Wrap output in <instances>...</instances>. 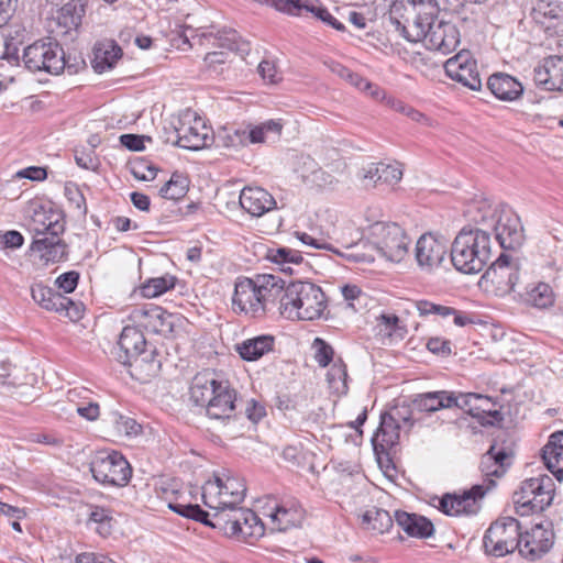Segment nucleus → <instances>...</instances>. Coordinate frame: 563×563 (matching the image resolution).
I'll use <instances>...</instances> for the list:
<instances>
[{"mask_svg": "<svg viewBox=\"0 0 563 563\" xmlns=\"http://www.w3.org/2000/svg\"><path fill=\"white\" fill-rule=\"evenodd\" d=\"M89 515L88 523L96 525V531L102 536L108 537L112 533L114 526V518L112 510L98 505H88Z\"/></svg>", "mask_w": 563, "mask_h": 563, "instance_id": "43", "label": "nucleus"}, {"mask_svg": "<svg viewBox=\"0 0 563 563\" xmlns=\"http://www.w3.org/2000/svg\"><path fill=\"white\" fill-rule=\"evenodd\" d=\"M87 3L88 0H71L60 8L57 24L65 30L64 33L78 29L85 15Z\"/></svg>", "mask_w": 563, "mask_h": 563, "instance_id": "35", "label": "nucleus"}, {"mask_svg": "<svg viewBox=\"0 0 563 563\" xmlns=\"http://www.w3.org/2000/svg\"><path fill=\"white\" fill-rule=\"evenodd\" d=\"M398 439H399L398 428L394 427L393 423H387L384 421L377 429V431L373 438V442H374L375 449L380 446L382 450H385V449L391 448L394 444H396Z\"/></svg>", "mask_w": 563, "mask_h": 563, "instance_id": "49", "label": "nucleus"}, {"mask_svg": "<svg viewBox=\"0 0 563 563\" xmlns=\"http://www.w3.org/2000/svg\"><path fill=\"white\" fill-rule=\"evenodd\" d=\"M398 4L405 8L408 13H416L428 22H434L439 14L437 0H400Z\"/></svg>", "mask_w": 563, "mask_h": 563, "instance_id": "46", "label": "nucleus"}, {"mask_svg": "<svg viewBox=\"0 0 563 563\" xmlns=\"http://www.w3.org/2000/svg\"><path fill=\"white\" fill-rule=\"evenodd\" d=\"M121 364L128 369V373L134 380L147 384L159 375L162 356L158 350L152 346Z\"/></svg>", "mask_w": 563, "mask_h": 563, "instance_id": "18", "label": "nucleus"}, {"mask_svg": "<svg viewBox=\"0 0 563 563\" xmlns=\"http://www.w3.org/2000/svg\"><path fill=\"white\" fill-rule=\"evenodd\" d=\"M168 508L183 517L218 530L227 538L250 545L256 544L265 536V523L250 508L241 507L228 515L224 512L209 515L199 505L186 501L184 497L170 501Z\"/></svg>", "mask_w": 563, "mask_h": 563, "instance_id": "1", "label": "nucleus"}, {"mask_svg": "<svg viewBox=\"0 0 563 563\" xmlns=\"http://www.w3.org/2000/svg\"><path fill=\"white\" fill-rule=\"evenodd\" d=\"M189 180L186 176L174 173L170 179L159 189V195L165 199L177 200L187 194Z\"/></svg>", "mask_w": 563, "mask_h": 563, "instance_id": "47", "label": "nucleus"}, {"mask_svg": "<svg viewBox=\"0 0 563 563\" xmlns=\"http://www.w3.org/2000/svg\"><path fill=\"white\" fill-rule=\"evenodd\" d=\"M460 36V31L453 22L437 19L429 25L423 43L428 49L446 55L457 47Z\"/></svg>", "mask_w": 563, "mask_h": 563, "instance_id": "17", "label": "nucleus"}, {"mask_svg": "<svg viewBox=\"0 0 563 563\" xmlns=\"http://www.w3.org/2000/svg\"><path fill=\"white\" fill-rule=\"evenodd\" d=\"M446 75L472 90H479L482 81L477 71L476 62L472 58L470 52L461 51L455 56L449 58L444 64Z\"/></svg>", "mask_w": 563, "mask_h": 563, "instance_id": "20", "label": "nucleus"}, {"mask_svg": "<svg viewBox=\"0 0 563 563\" xmlns=\"http://www.w3.org/2000/svg\"><path fill=\"white\" fill-rule=\"evenodd\" d=\"M172 132L175 137H167V141L190 151L203 148L209 139L208 129L200 119H195L194 124L179 119L177 130H172Z\"/></svg>", "mask_w": 563, "mask_h": 563, "instance_id": "23", "label": "nucleus"}, {"mask_svg": "<svg viewBox=\"0 0 563 563\" xmlns=\"http://www.w3.org/2000/svg\"><path fill=\"white\" fill-rule=\"evenodd\" d=\"M274 339L268 335L244 341L239 347V354L245 361H256L273 349Z\"/></svg>", "mask_w": 563, "mask_h": 563, "instance_id": "42", "label": "nucleus"}, {"mask_svg": "<svg viewBox=\"0 0 563 563\" xmlns=\"http://www.w3.org/2000/svg\"><path fill=\"white\" fill-rule=\"evenodd\" d=\"M236 391L231 387L228 379L218 386L211 399L203 407L210 419L224 420L233 417L235 411Z\"/></svg>", "mask_w": 563, "mask_h": 563, "instance_id": "24", "label": "nucleus"}, {"mask_svg": "<svg viewBox=\"0 0 563 563\" xmlns=\"http://www.w3.org/2000/svg\"><path fill=\"white\" fill-rule=\"evenodd\" d=\"M239 201L242 209L253 217H261L276 208L274 197L260 187L243 188Z\"/></svg>", "mask_w": 563, "mask_h": 563, "instance_id": "28", "label": "nucleus"}, {"mask_svg": "<svg viewBox=\"0 0 563 563\" xmlns=\"http://www.w3.org/2000/svg\"><path fill=\"white\" fill-rule=\"evenodd\" d=\"M542 460L547 468L561 479L563 475V431L550 435L548 443L542 449Z\"/></svg>", "mask_w": 563, "mask_h": 563, "instance_id": "32", "label": "nucleus"}, {"mask_svg": "<svg viewBox=\"0 0 563 563\" xmlns=\"http://www.w3.org/2000/svg\"><path fill=\"white\" fill-rule=\"evenodd\" d=\"M302 159L303 165L310 170L309 174H301L302 181L310 186H321L325 183V176L328 175L318 167L317 163L309 156L302 157Z\"/></svg>", "mask_w": 563, "mask_h": 563, "instance_id": "53", "label": "nucleus"}, {"mask_svg": "<svg viewBox=\"0 0 563 563\" xmlns=\"http://www.w3.org/2000/svg\"><path fill=\"white\" fill-rule=\"evenodd\" d=\"M446 254V245L431 233L423 234L416 243L415 255L418 265L432 272L443 262Z\"/></svg>", "mask_w": 563, "mask_h": 563, "instance_id": "22", "label": "nucleus"}, {"mask_svg": "<svg viewBox=\"0 0 563 563\" xmlns=\"http://www.w3.org/2000/svg\"><path fill=\"white\" fill-rule=\"evenodd\" d=\"M555 495L553 478L543 471L520 483L514 493L516 511L520 516H529L544 511L551 506Z\"/></svg>", "mask_w": 563, "mask_h": 563, "instance_id": "6", "label": "nucleus"}, {"mask_svg": "<svg viewBox=\"0 0 563 563\" xmlns=\"http://www.w3.org/2000/svg\"><path fill=\"white\" fill-rule=\"evenodd\" d=\"M223 382L219 375L209 369L198 372L189 384L188 398L189 401L196 406L203 408L211 399L212 395L217 393L218 386Z\"/></svg>", "mask_w": 563, "mask_h": 563, "instance_id": "25", "label": "nucleus"}, {"mask_svg": "<svg viewBox=\"0 0 563 563\" xmlns=\"http://www.w3.org/2000/svg\"><path fill=\"white\" fill-rule=\"evenodd\" d=\"M313 346L316 347V354H314L316 362L321 367L328 366L333 360V354H334L333 349L320 338L314 339Z\"/></svg>", "mask_w": 563, "mask_h": 563, "instance_id": "58", "label": "nucleus"}, {"mask_svg": "<svg viewBox=\"0 0 563 563\" xmlns=\"http://www.w3.org/2000/svg\"><path fill=\"white\" fill-rule=\"evenodd\" d=\"M157 169L145 162H135L131 166L132 175L140 180H152L156 176Z\"/></svg>", "mask_w": 563, "mask_h": 563, "instance_id": "60", "label": "nucleus"}, {"mask_svg": "<svg viewBox=\"0 0 563 563\" xmlns=\"http://www.w3.org/2000/svg\"><path fill=\"white\" fill-rule=\"evenodd\" d=\"M203 504L211 509L209 515L236 510L246 495L245 481L230 472L217 473L202 486Z\"/></svg>", "mask_w": 563, "mask_h": 563, "instance_id": "4", "label": "nucleus"}, {"mask_svg": "<svg viewBox=\"0 0 563 563\" xmlns=\"http://www.w3.org/2000/svg\"><path fill=\"white\" fill-rule=\"evenodd\" d=\"M283 122L280 120H268L258 125H249L246 129H236L227 137L230 140L232 146L258 144V143H275L279 140Z\"/></svg>", "mask_w": 563, "mask_h": 563, "instance_id": "14", "label": "nucleus"}, {"mask_svg": "<svg viewBox=\"0 0 563 563\" xmlns=\"http://www.w3.org/2000/svg\"><path fill=\"white\" fill-rule=\"evenodd\" d=\"M402 178V168L399 163H372L361 172L360 179L364 188H374L377 185H395Z\"/></svg>", "mask_w": 563, "mask_h": 563, "instance_id": "27", "label": "nucleus"}, {"mask_svg": "<svg viewBox=\"0 0 563 563\" xmlns=\"http://www.w3.org/2000/svg\"><path fill=\"white\" fill-rule=\"evenodd\" d=\"M31 250L46 263L59 262L67 255V244L59 239V235L34 238Z\"/></svg>", "mask_w": 563, "mask_h": 563, "instance_id": "33", "label": "nucleus"}, {"mask_svg": "<svg viewBox=\"0 0 563 563\" xmlns=\"http://www.w3.org/2000/svg\"><path fill=\"white\" fill-rule=\"evenodd\" d=\"M23 242L24 239L22 234L15 230L0 234V250L18 249L22 246Z\"/></svg>", "mask_w": 563, "mask_h": 563, "instance_id": "62", "label": "nucleus"}, {"mask_svg": "<svg viewBox=\"0 0 563 563\" xmlns=\"http://www.w3.org/2000/svg\"><path fill=\"white\" fill-rule=\"evenodd\" d=\"M122 55V49L113 41L99 42L93 48L92 68L102 74L110 70Z\"/></svg>", "mask_w": 563, "mask_h": 563, "instance_id": "34", "label": "nucleus"}, {"mask_svg": "<svg viewBox=\"0 0 563 563\" xmlns=\"http://www.w3.org/2000/svg\"><path fill=\"white\" fill-rule=\"evenodd\" d=\"M361 526L372 534H383L393 527V519L387 510L373 507L362 515Z\"/></svg>", "mask_w": 563, "mask_h": 563, "instance_id": "38", "label": "nucleus"}, {"mask_svg": "<svg viewBox=\"0 0 563 563\" xmlns=\"http://www.w3.org/2000/svg\"><path fill=\"white\" fill-rule=\"evenodd\" d=\"M299 239L302 243L305 244H308V245H311L316 249H324V250H329L340 256H343L345 258H347L349 261H352V262H356V263H371V262H374L375 261V254L372 253V252H361L360 251V247H361V244H355V245H351V246H347L346 250H351V252H340L339 250L334 249L332 245L330 244H327V243H323V244H319L317 242L316 239H313L312 236H310L309 234L307 233H301L299 235ZM362 246L365 247V244H362Z\"/></svg>", "mask_w": 563, "mask_h": 563, "instance_id": "36", "label": "nucleus"}, {"mask_svg": "<svg viewBox=\"0 0 563 563\" xmlns=\"http://www.w3.org/2000/svg\"><path fill=\"white\" fill-rule=\"evenodd\" d=\"M495 267H498L500 269L509 268L511 271L508 275V285L509 289H512L514 285L518 279V265L517 263L514 262V257L511 256V254L501 253L495 260Z\"/></svg>", "mask_w": 563, "mask_h": 563, "instance_id": "57", "label": "nucleus"}, {"mask_svg": "<svg viewBox=\"0 0 563 563\" xmlns=\"http://www.w3.org/2000/svg\"><path fill=\"white\" fill-rule=\"evenodd\" d=\"M324 65L335 75L349 81L351 85L355 86L358 89H371L372 84L366 81L364 78L360 77L357 74H354L345 66L336 63L334 60H325Z\"/></svg>", "mask_w": 563, "mask_h": 563, "instance_id": "48", "label": "nucleus"}, {"mask_svg": "<svg viewBox=\"0 0 563 563\" xmlns=\"http://www.w3.org/2000/svg\"><path fill=\"white\" fill-rule=\"evenodd\" d=\"M531 18L549 36H563V3L558 0H538Z\"/></svg>", "mask_w": 563, "mask_h": 563, "instance_id": "19", "label": "nucleus"}, {"mask_svg": "<svg viewBox=\"0 0 563 563\" xmlns=\"http://www.w3.org/2000/svg\"><path fill=\"white\" fill-rule=\"evenodd\" d=\"M495 240L505 251H516L523 243V229L519 217L506 203L495 209Z\"/></svg>", "mask_w": 563, "mask_h": 563, "instance_id": "11", "label": "nucleus"}, {"mask_svg": "<svg viewBox=\"0 0 563 563\" xmlns=\"http://www.w3.org/2000/svg\"><path fill=\"white\" fill-rule=\"evenodd\" d=\"M489 486L474 485L463 494H445L439 501V509L446 516L476 514L478 501L485 496Z\"/></svg>", "mask_w": 563, "mask_h": 563, "instance_id": "13", "label": "nucleus"}, {"mask_svg": "<svg viewBox=\"0 0 563 563\" xmlns=\"http://www.w3.org/2000/svg\"><path fill=\"white\" fill-rule=\"evenodd\" d=\"M515 462V451L512 446L501 448L495 451V478L503 477Z\"/></svg>", "mask_w": 563, "mask_h": 563, "instance_id": "52", "label": "nucleus"}, {"mask_svg": "<svg viewBox=\"0 0 563 563\" xmlns=\"http://www.w3.org/2000/svg\"><path fill=\"white\" fill-rule=\"evenodd\" d=\"M432 399H438L437 406H431V409L433 410L438 409L439 407H450L455 405L476 418H484V415H486L488 418L493 417V404L488 396L475 393L459 394L457 396H446L441 394L432 397ZM486 422L490 423L492 421L487 419Z\"/></svg>", "mask_w": 563, "mask_h": 563, "instance_id": "15", "label": "nucleus"}, {"mask_svg": "<svg viewBox=\"0 0 563 563\" xmlns=\"http://www.w3.org/2000/svg\"><path fill=\"white\" fill-rule=\"evenodd\" d=\"M302 0H272V5L284 13L301 15Z\"/></svg>", "mask_w": 563, "mask_h": 563, "instance_id": "63", "label": "nucleus"}, {"mask_svg": "<svg viewBox=\"0 0 563 563\" xmlns=\"http://www.w3.org/2000/svg\"><path fill=\"white\" fill-rule=\"evenodd\" d=\"M390 23L408 42H423L431 22L416 13H408L405 8L395 2L390 10Z\"/></svg>", "mask_w": 563, "mask_h": 563, "instance_id": "16", "label": "nucleus"}, {"mask_svg": "<svg viewBox=\"0 0 563 563\" xmlns=\"http://www.w3.org/2000/svg\"><path fill=\"white\" fill-rule=\"evenodd\" d=\"M373 245L372 252L390 262L398 263L408 254L410 239L405 230L397 223L377 222L372 225Z\"/></svg>", "mask_w": 563, "mask_h": 563, "instance_id": "9", "label": "nucleus"}, {"mask_svg": "<svg viewBox=\"0 0 563 563\" xmlns=\"http://www.w3.org/2000/svg\"><path fill=\"white\" fill-rule=\"evenodd\" d=\"M22 59L29 70L34 73L44 70L53 75H58L65 69L70 75L76 74L79 65L84 64V60L70 63L63 47L53 41H37L26 46Z\"/></svg>", "mask_w": 563, "mask_h": 563, "instance_id": "7", "label": "nucleus"}, {"mask_svg": "<svg viewBox=\"0 0 563 563\" xmlns=\"http://www.w3.org/2000/svg\"><path fill=\"white\" fill-rule=\"evenodd\" d=\"M282 279L277 276L263 274L254 278L243 277L235 283L232 298L235 312L269 313L276 298H280Z\"/></svg>", "mask_w": 563, "mask_h": 563, "instance_id": "3", "label": "nucleus"}, {"mask_svg": "<svg viewBox=\"0 0 563 563\" xmlns=\"http://www.w3.org/2000/svg\"><path fill=\"white\" fill-rule=\"evenodd\" d=\"M553 540L554 533L550 523H536L522 531L518 553L529 561L539 560L551 550Z\"/></svg>", "mask_w": 563, "mask_h": 563, "instance_id": "12", "label": "nucleus"}, {"mask_svg": "<svg viewBox=\"0 0 563 563\" xmlns=\"http://www.w3.org/2000/svg\"><path fill=\"white\" fill-rule=\"evenodd\" d=\"M64 194L71 207L77 209L80 214H86L87 206L86 200L79 188L71 183H68L64 187Z\"/></svg>", "mask_w": 563, "mask_h": 563, "instance_id": "56", "label": "nucleus"}, {"mask_svg": "<svg viewBox=\"0 0 563 563\" xmlns=\"http://www.w3.org/2000/svg\"><path fill=\"white\" fill-rule=\"evenodd\" d=\"M145 141L151 142L152 137L137 134H122L120 136L121 144L130 151H143Z\"/></svg>", "mask_w": 563, "mask_h": 563, "instance_id": "61", "label": "nucleus"}, {"mask_svg": "<svg viewBox=\"0 0 563 563\" xmlns=\"http://www.w3.org/2000/svg\"><path fill=\"white\" fill-rule=\"evenodd\" d=\"M64 230L65 222L57 213H36L33 218L34 238L60 235Z\"/></svg>", "mask_w": 563, "mask_h": 563, "instance_id": "37", "label": "nucleus"}, {"mask_svg": "<svg viewBox=\"0 0 563 563\" xmlns=\"http://www.w3.org/2000/svg\"><path fill=\"white\" fill-rule=\"evenodd\" d=\"M398 312L407 316L418 313L420 317H427L429 314L439 317H446L450 314H453L454 317H463V312L453 307L434 303L428 300H406L400 303Z\"/></svg>", "mask_w": 563, "mask_h": 563, "instance_id": "31", "label": "nucleus"}, {"mask_svg": "<svg viewBox=\"0 0 563 563\" xmlns=\"http://www.w3.org/2000/svg\"><path fill=\"white\" fill-rule=\"evenodd\" d=\"M175 284L176 277L174 275L166 274L161 277L147 279L140 286L139 292L143 298H155L173 289Z\"/></svg>", "mask_w": 563, "mask_h": 563, "instance_id": "45", "label": "nucleus"}, {"mask_svg": "<svg viewBox=\"0 0 563 563\" xmlns=\"http://www.w3.org/2000/svg\"><path fill=\"white\" fill-rule=\"evenodd\" d=\"M89 470L96 482L112 487H125L133 474L129 461L115 450L96 452L89 463Z\"/></svg>", "mask_w": 563, "mask_h": 563, "instance_id": "8", "label": "nucleus"}, {"mask_svg": "<svg viewBox=\"0 0 563 563\" xmlns=\"http://www.w3.org/2000/svg\"><path fill=\"white\" fill-rule=\"evenodd\" d=\"M258 73L261 77L268 84H276L280 76L276 70L275 64L269 60H262L258 65Z\"/></svg>", "mask_w": 563, "mask_h": 563, "instance_id": "64", "label": "nucleus"}, {"mask_svg": "<svg viewBox=\"0 0 563 563\" xmlns=\"http://www.w3.org/2000/svg\"><path fill=\"white\" fill-rule=\"evenodd\" d=\"M117 360L119 363L128 362L132 356L148 350L151 346L144 336V333L136 327L126 325L123 328L119 341Z\"/></svg>", "mask_w": 563, "mask_h": 563, "instance_id": "29", "label": "nucleus"}, {"mask_svg": "<svg viewBox=\"0 0 563 563\" xmlns=\"http://www.w3.org/2000/svg\"><path fill=\"white\" fill-rule=\"evenodd\" d=\"M266 257L277 264L282 272L288 274H292V264L299 265L303 261L299 251L288 247L269 249Z\"/></svg>", "mask_w": 563, "mask_h": 563, "instance_id": "44", "label": "nucleus"}, {"mask_svg": "<svg viewBox=\"0 0 563 563\" xmlns=\"http://www.w3.org/2000/svg\"><path fill=\"white\" fill-rule=\"evenodd\" d=\"M78 280L79 273L75 271H69L59 275L55 280V285L58 287V289L64 290L65 292L68 294L76 289Z\"/></svg>", "mask_w": 563, "mask_h": 563, "instance_id": "59", "label": "nucleus"}, {"mask_svg": "<svg viewBox=\"0 0 563 563\" xmlns=\"http://www.w3.org/2000/svg\"><path fill=\"white\" fill-rule=\"evenodd\" d=\"M397 525L413 538H429L434 532L433 523L423 516L398 510L395 514Z\"/></svg>", "mask_w": 563, "mask_h": 563, "instance_id": "30", "label": "nucleus"}, {"mask_svg": "<svg viewBox=\"0 0 563 563\" xmlns=\"http://www.w3.org/2000/svg\"><path fill=\"white\" fill-rule=\"evenodd\" d=\"M219 40L221 41V46L231 51H236L240 53L249 52V44L241 40L235 30L222 31Z\"/></svg>", "mask_w": 563, "mask_h": 563, "instance_id": "54", "label": "nucleus"}, {"mask_svg": "<svg viewBox=\"0 0 563 563\" xmlns=\"http://www.w3.org/2000/svg\"><path fill=\"white\" fill-rule=\"evenodd\" d=\"M32 297L42 308L56 312L63 311L67 303L70 302L69 298L42 285H36L32 288Z\"/></svg>", "mask_w": 563, "mask_h": 563, "instance_id": "40", "label": "nucleus"}, {"mask_svg": "<svg viewBox=\"0 0 563 563\" xmlns=\"http://www.w3.org/2000/svg\"><path fill=\"white\" fill-rule=\"evenodd\" d=\"M490 234L482 228L462 229L455 236L451 246V262L453 266L465 274H476L486 271L478 280V286L488 291L493 282L489 271L493 268Z\"/></svg>", "mask_w": 563, "mask_h": 563, "instance_id": "2", "label": "nucleus"}, {"mask_svg": "<svg viewBox=\"0 0 563 563\" xmlns=\"http://www.w3.org/2000/svg\"><path fill=\"white\" fill-rule=\"evenodd\" d=\"M522 92L523 87L515 77L504 73H495V98L503 101H514Z\"/></svg>", "mask_w": 563, "mask_h": 563, "instance_id": "41", "label": "nucleus"}, {"mask_svg": "<svg viewBox=\"0 0 563 563\" xmlns=\"http://www.w3.org/2000/svg\"><path fill=\"white\" fill-rule=\"evenodd\" d=\"M109 423L110 435L115 439L132 438L142 432V426L135 419L118 411L110 415Z\"/></svg>", "mask_w": 563, "mask_h": 563, "instance_id": "39", "label": "nucleus"}, {"mask_svg": "<svg viewBox=\"0 0 563 563\" xmlns=\"http://www.w3.org/2000/svg\"><path fill=\"white\" fill-rule=\"evenodd\" d=\"M325 308V295L316 284L297 280L287 286L283 285L278 302V312L282 316L296 313L301 317L302 310L307 317H321Z\"/></svg>", "mask_w": 563, "mask_h": 563, "instance_id": "5", "label": "nucleus"}, {"mask_svg": "<svg viewBox=\"0 0 563 563\" xmlns=\"http://www.w3.org/2000/svg\"><path fill=\"white\" fill-rule=\"evenodd\" d=\"M533 80L544 90L563 91V57L549 56L533 69Z\"/></svg>", "mask_w": 563, "mask_h": 563, "instance_id": "26", "label": "nucleus"}, {"mask_svg": "<svg viewBox=\"0 0 563 563\" xmlns=\"http://www.w3.org/2000/svg\"><path fill=\"white\" fill-rule=\"evenodd\" d=\"M528 300L537 308H547L554 302V292L547 283H539L529 291Z\"/></svg>", "mask_w": 563, "mask_h": 563, "instance_id": "50", "label": "nucleus"}, {"mask_svg": "<svg viewBox=\"0 0 563 563\" xmlns=\"http://www.w3.org/2000/svg\"><path fill=\"white\" fill-rule=\"evenodd\" d=\"M369 305L375 306V301L368 295L362 292L358 296H356L355 300L345 303L344 313H358L361 316H364L371 312V308H368Z\"/></svg>", "mask_w": 563, "mask_h": 563, "instance_id": "55", "label": "nucleus"}, {"mask_svg": "<svg viewBox=\"0 0 563 563\" xmlns=\"http://www.w3.org/2000/svg\"><path fill=\"white\" fill-rule=\"evenodd\" d=\"M263 516L272 532H286L302 526L306 510L296 498L268 499L263 506Z\"/></svg>", "mask_w": 563, "mask_h": 563, "instance_id": "10", "label": "nucleus"}, {"mask_svg": "<svg viewBox=\"0 0 563 563\" xmlns=\"http://www.w3.org/2000/svg\"><path fill=\"white\" fill-rule=\"evenodd\" d=\"M379 333L390 341L402 340L407 334V327L404 319H380L378 324Z\"/></svg>", "mask_w": 563, "mask_h": 563, "instance_id": "51", "label": "nucleus"}, {"mask_svg": "<svg viewBox=\"0 0 563 563\" xmlns=\"http://www.w3.org/2000/svg\"><path fill=\"white\" fill-rule=\"evenodd\" d=\"M522 528L518 519L506 516L495 520V556L519 550Z\"/></svg>", "mask_w": 563, "mask_h": 563, "instance_id": "21", "label": "nucleus"}]
</instances>
